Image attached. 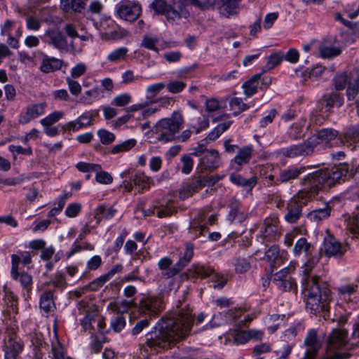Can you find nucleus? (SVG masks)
<instances>
[{
	"label": "nucleus",
	"mask_w": 359,
	"mask_h": 359,
	"mask_svg": "<svg viewBox=\"0 0 359 359\" xmlns=\"http://www.w3.org/2000/svg\"><path fill=\"white\" fill-rule=\"evenodd\" d=\"M283 59V55L280 53H274L270 55L267 58L266 65L262 67V73H265L280 64Z\"/></svg>",
	"instance_id": "c03bdc74"
},
{
	"label": "nucleus",
	"mask_w": 359,
	"mask_h": 359,
	"mask_svg": "<svg viewBox=\"0 0 359 359\" xmlns=\"http://www.w3.org/2000/svg\"><path fill=\"white\" fill-rule=\"evenodd\" d=\"M254 149L252 145H246L241 147L234 158L231 160V164L235 166L236 170H241L243 166L249 163L252 158Z\"/></svg>",
	"instance_id": "4be33fe9"
},
{
	"label": "nucleus",
	"mask_w": 359,
	"mask_h": 359,
	"mask_svg": "<svg viewBox=\"0 0 359 359\" xmlns=\"http://www.w3.org/2000/svg\"><path fill=\"white\" fill-rule=\"evenodd\" d=\"M322 100L325 104V106L330 108L334 107H340L344 103L343 94L337 92L324 95Z\"/></svg>",
	"instance_id": "72a5a7b5"
},
{
	"label": "nucleus",
	"mask_w": 359,
	"mask_h": 359,
	"mask_svg": "<svg viewBox=\"0 0 359 359\" xmlns=\"http://www.w3.org/2000/svg\"><path fill=\"white\" fill-rule=\"evenodd\" d=\"M222 164L220 154L217 149H211L199 158L196 171L200 174L211 172Z\"/></svg>",
	"instance_id": "9d476101"
},
{
	"label": "nucleus",
	"mask_w": 359,
	"mask_h": 359,
	"mask_svg": "<svg viewBox=\"0 0 359 359\" xmlns=\"http://www.w3.org/2000/svg\"><path fill=\"white\" fill-rule=\"evenodd\" d=\"M66 83L68 86V88L70 93L75 96H78L81 93V86L80 83L69 76L66 78Z\"/></svg>",
	"instance_id": "680f3d73"
},
{
	"label": "nucleus",
	"mask_w": 359,
	"mask_h": 359,
	"mask_svg": "<svg viewBox=\"0 0 359 359\" xmlns=\"http://www.w3.org/2000/svg\"><path fill=\"white\" fill-rule=\"evenodd\" d=\"M137 144L135 139H128L123 142L116 144L113 146L109 150V153L111 154H118L121 153L126 152L133 148Z\"/></svg>",
	"instance_id": "58836bf2"
},
{
	"label": "nucleus",
	"mask_w": 359,
	"mask_h": 359,
	"mask_svg": "<svg viewBox=\"0 0 359 359\" xmlns=\"http://www.w3.org/2000/svg\"><path fill=\"white\" fill-rule=\"evenodd\" d=\"M133 184L142 190L149 189L153 184V180L144 172H137L132 177Z\"/></svg>",
	"instance_id": "ea45409f"
},
{
	"label": "nucleus",
	"mask_w": 359,
	"mask_h": 359,
	"mask_svg": "<svg viewBox=\"0 0 359 359\" xmlns=\"http://www.w3.org/2000/svg\"><path fill=\"white\" fill-rule=\"evenodd\" d=\"M186 86V83L183 81H172L166 85V88L168 92L175 94L182 92Z\"/></svg>",
	"instance_id": "0e129e2a"
},
{
	"label": "nucleus",
	"mask_w": 359,
	"mask_h": 359,
	"mask_svg": "<svg viewBox=\"0 0 359 359\" xmlns=\"http://www.w3.org/2000/svg\"><path fill=\"white\" fill-rule=\"evenodd\" d=\"M117 15L122 20L134 22L142 13V6L137 1L123 0L116 6Z\"/></svg>",
	"instance_id": "9b49d317"
},
{
	"label": "nucleus",
	"mask_w": 359,
	"mask_h": 359,
	"mask_svg": "<svg viewBox=\"0 0 359 359\" xmlns=\"http://www.w3.org/2000/svg\"><path fill=\"white\" fill-rule=\"evenodd\" d=\"M150 318H145L144 319L137 320L131 330V334L133 336H136L141 333L142 330L148 327L150 325Z\"/></svg>",
	"instance_id": "bf43d9fd"
},
{
	"label": "nucleus",
	"mask_w": 359,
	"mask_h": 359,
	"mask_svg": "<svg viewBox=\"0 0 359 359\" xmlns=\"http://www.w3.org/2000/svg\"><path fill=\"white\" fill-rule=\"evenodd\" d=\"M229 180L232 183L250 190H251L257 184V182L256 177H252L249 179H245L241 175L236 173L231 174L229 177Z\"/></svg>",
	"instance_id": "f704fd0d"
},
{
	"label": "nucleus",
	"mask_w": 359,
	"mask_h": 359,
	"mask_svg": "<svg viewBox=\"0 0 359 359\" xmlns=\"http://www.w3.org/2000/svg\"><path fill=\"white\" fill-rule=\"evenodd\" d=\"M172 261L168 257L161 258L158 263V267L161 271L162 276L170 278L177 275L180 271L177 264L172 266Z\"/></svg>",
	"instance_id": "393cba45"
},
{
	"label": "nucleus",
	"mask_w": 359,
	"mask_h": 359,
	"mask_svg": "<svg viewBox=\"0 0 359 359\" xmlns=\"http://www.w3.org/2000/svg\"><path fill=\"white\" fill-rule=\"evenodd\" d=\"M339 133L332 128H325L318 130L303 142L283 148L279 153L285 157L294 158L306 157L313 155L315 149L320 146L323 148L331 147L338 143Z\"/></svg>",
	"instance_id": "20e7f679"
},
{
	"label": "nucleus",
	"mask_w": 359,
	"mask_h": 359,
	"mask_svg": "<svg viewBox=\"0 0 359 359\" xmlns=\"http://www.w3.org/2000/svg\"><path fill=\"white\" fill-rule=\"evenodd\" d=\"M191 273H194L196 277L205 278L210 276L213 282L218 283L214 285L215 288H222L226 283L227 279L223 275L216 273L213 269L208 266L194 264L189 269Z\"/></svg>",
	"instance_id": "4468645a"
},
{
	"label": "nucleus",
	"mask_w": 359,
	"mask_h": 359,
	"mask_svg": "<svg viewBox=\"0 0 359 359\" xmlns=\"http://www.w3.org/2000/svg\"><path fill=\"white\" fill-rule=\"evenodd\" d=\"M327 186L331 187L337 183L344 182L347 179L355 177L359 180V163L358 165H349L346 163H340L331 170H325Z\"/></svg>",
	"instance_id": "6e6552de"
},
{
	"label": "nucleus",
	"mask_w": 359,
	"mask_h": 359,
	"mask_svg": "<svg viewBox=\"0 0 359 359\" xmlns=\"http://www.w3.org/2000/svg\"><path fill=\"white\" fill-rule=\"evenodd\" d=\"M229 106L231 110L233 111V116H237L241 112L244 111L249 109V106L244 103L240 97H233L229 101Z\"/></svg>",
	"instance_id": "de8ad7c7"
},
{
	"label": "nucleus",
	"mask_w": 359,
	"mask_h": 359,
	"mask_svg": "<svg viewBox=\"0 0 359 359\" xmlns=\"http://www.w3.org/2000/svg\"><path fill=\"white\" fill-rule=\"evenodd\" d=\"M22 350V346L21 344L17 341H9V344L6 346V348L4 350V355H11L13 356L15 359H17V356L20 352Z\"/></svg>",
	"instance_id": "864d4df0"
},
{
	"label": "nucleus",
	"mask_w": 359,
	"mask_h": 359,
	"mask_svg": "<svg viewBox=\"0 0 359 359\" xmlns=\"http://www.w3.org/2000/svg\"><path fill=\"white\" fill-rule=\"evenodd\" d=\"M93 115L90 111H86L79 116L76 119L69 121L62 126L64 131L76 132L82 128L92 125Z\"/></svg>",
	"instance_id": "6ab92c4d"
},
{
	"label": "nucleus",
	"mask_w": 359,
	"mask_h": 359,
	"mask_svg": "<svg viewBox=\"0 0 359 359\" xmlns=\"http://www.w3.org/2000/svg\"><path fill=\"white\" fill-rule=\"evenodd\" d=\"M276 287L283 292L297 290V284L294 278L283 280V282H277Z\"/></svg>",
	"instance_id": "5fc2aeb1"
},
{
	"label": "nucleus",
	"mask_w": 359,
	"mask_h": 359,
	"mask_svg": "<svg viewBox=\"0 0 359 359\" xmlns=\"http://www.w3.org/2000/svg\"><path fill=\"white\" fill-rule=\"evenodd\" d=\"M158 42V38H152L147 36H144L141 46L147 49L151 50L156 53L159 52V49L156 47V44Z\"/></svg>",
	"instance_id": "e2e57ef3"
},
{
	"label": "nucleus",
	"mask_w": 359,
	"mask_h": 359,
	"mask_svg": "<svg viewBox=\"0 0 359 359\" xmlns=\"http://www.w3.org/2000/svg\"><path fill=\"white\" fill-rule=\"evenodd\" d=\"M240 2V0H221L217 8L218 12L225 18L236 15L239 11Z\"/></svg>",
	"instance_id": "5701e85b"
},
{
	"label": "nucleus",
	"mask_w": 359,
	"mask_h": 359,
	"mask_svg": "<svg viewBox=\"0 0 359 359\" xmlns=\"http://www.w3.org/2000/svg\"><path fill=\"white\" fill-rule=\"evenodd\" d=\"M117 212L114 205L107 207L105 205L98 206L95 210L94 217L97 222L102 219H110L113 218Z\"/></svg>",
	"instance_id": "473e14b6"
},
{
	"label": "nucleus",
	"mask_w": 359,
	"mask_h": 359,
	"mask_svg": "<svg viewBox=\"0 0 359 359\" xmlns=\"http://www.w3.org/2000/svg\"><path fill=\"white\" fill-rule=\"evenodd\" d=\"M50 357L51 359H72L67 355L65 347L57 339H56L55 341L52 342Z\"/></svg>",
	"instance_id": "4c0bfd02"
},
{
	"label": "nucleus",
	"mask_w": 359,
	"mask_h": 359,
	"mask_svg": "<svg viewBox=\"0 0 359 359\" xmlns=\"http://www.w3.org/2000/svg\"><path fill=\"white\" fill-rule=\"evenodd\" d=\"M180 162L182 163L181 172L185 175L191 173L194 167V159L191 154H183L180 158Z\"/></svg>",
	"instance_id": "3c124183"
},
{
	"label": "nucleus",
	"mask_w": 359,
	"mask_h": 359,
	"mask_svg": "<svg viewBox=\"0 0 359 359\" xmlns=\"http://www.w3.org/2000/svg\"><path fill=\"white\" fill-rule=\"evenodd\" d=\"M131 95L127 93L120 94L113 99L111 104L116 107H124L131 102Z\"/></svg>",
	"instance_id": "4d7b16f0"
},
{
	"label": "nucleus",
	"mask_w": 359,
	"mask_h": 359,
	"mask_svg": "<svg viewBox=\"0 0 359 359\" xmlns=\"http://www.w3.org/2000/svg\"><path fill=\"white\" fill-rule=\"evenodd\" d=\"M358 285L353 284H348L342 285L338 288L340 297L347 302H353V295L358 290Z\"/></svg>",
	"instance_id": "e433bc0d"
},
{
	"label": "nucleus",
	"mask_w": 359,
	"mask_h": 359,
	"mask_svg": "<svg viewBox=\"0 0 359 359\" xmlns=\"http://www.w3.org/2000/svg\"><path fill=\"white\" fill-rule=\"evenodd\" d=\"M62 66V60L44 55L39 69L43 73L48 74L60 69Z\"/></svg>",
	"instance_id": "cd10ccee"
},
{
	"label": "nucleus",
	"mask_w": 359,
	"mask_h": 359,
	"mask_svg": "<svg viewBox=\"0 0 359 359\" xmlns=\"http://www.w3.org/2000/svg\"><path fill=\"white\" fill-rule=\"evenodd\" d=\"M19 265L20 259L18 257L12 255L11 276L14 280L20 283L22 289L29 294L32 290V276L25 271H19Z\"/></svg>",
	"instance_id": "ddd939ff"
},
{
	"label": "nucleus",
	"mask_w": 359,
	"mask_h": 359,
	"mask_svg": "<svg viewBox=\"0 0 359 359\" xmlns=\"http://www.w3.org/2000/svg\"><path fill=\"white\" fill-rule=\"evenodd\" d=\"M262 74H255L249 80L243 83L242 88L244 94L248 97H252L257 93Z\"/></svg>",
	"instance_id": "7c9ffc66"
},
{
	"label": "nucleus",
	"mask_w": 359,
	"mask_h": 359,
	"mask_svg": "<svg viewBox=\"0 0 359 359\" xmlns=\"http://www.w3.org/2000/svg\"><path fill=\"white\" fill-rule=\"evenodd\" d=\"M41 37L46 43L52 46L62 53L69 52V47H71L72 50L74 49L73 41L68 45L66 36L57 28L46 29L43 35Z\"/></svg>",
	"instance_id": "1a4fd4ad"
},
{
	"label": "nucleus",
	"mask_w": 359,
	"mask_h": 359,
	"mask_svg": "<svg viewBox=\"0 0 359 359\" xmlns=\"http://www.w3.org/2000/svg\"><path fill=\"white\" fill-rule=\"evenodd\" d=\"M313 248L311 244L308 242L306 238H299L294 243L292 249V253L295 257H299L304 255L306 257L311 255Z\"/></svg>",
	"instance_id": "c85d7f7f"
},
{
	"label": "nucleus",
	"mask_w": 359,
	"mask_h": 359,
	"mask_svg": "<svg viewBox=\"0 0 359 359\" xmlns=\"http://www.w3.org/2000/svg\"><path fill=\"white\" fill-rule=\"evenodd\" d=\"M79 314L84 316L80 320V325L84 331H88L91 334L96 332H102L105 327L104 319L100 316L90 303L81 300L77 304Z\"/></svg>",
	"instance_id": "423d86ee"
},
{
	"label": "nucleus",
	"mask_w": 359,
	"mask_h": 359,
	"mask_svg": "<svg viewBox=\"0 0 359 359\" xmlns=\"http://www.w3.org/2000/svg\"><path fill=\"white\" fill-rule=\"evenodd\" d=\"M302 266V271L306 276L302 279V285L305 292L306 308L311 313H319L327 311L331 300V292L325 282L320 280L318 276H309L320 261L319 254H311Z\"/></svg>",
	"instance_id": "f03ea898"
},
{
	"label": "nucleus",
	"mask_w": 359,
	"mask_h": 359,
	"mask_svg": "<svg viewBox=\"0 0 359 359\" xmlns=\"http://www.w3.org/2000/svg\"><path fill=\"white\" fill-rule=\"evenodd\" d=\"M165 87V85L164 83H156L154 84H151L147 88L146 93H147V98H152L156 96Z\"/></svg>",
	"instance_id": "13d9d810"
},
{
	"label": "nucleus",
	"mask_w": 359,
	"mask_h": 359,
	"mask_svg": "<svg viewBox=\"0 0 359 359\" xmlns=\"http://www.w3.org/2000/svg\"><path fill=\"white\" fill-rule=\"evenodd\" d=\"M326 170H319L307 175L302 181L303 189L299 190L298 197L308 201L314 197L319 191L328 188L327 186Z\"/></svg>",
	"instance_id": "0eeeda50"
},
{
	"label": "nucleus",
	"mask_w": 359,
	"mask_h": 359,
	"mask_svg": "<svg viewBox=\"0 0 359 359\" xmlns=\"http://www.w3.org/2000/svg\"><path fill=\"white\" fill-rule=\"evenodd\" d=\"M163 302L159 296H147L143 297L139 303L141 313L148 315L149 318L157 316L162 311Z\"/></svg>",
	"instance_id": "2eb2a0df"
},
{
	"label": "nucleus",
	"mask_w": 359,
	"mask_h": 359,
	"mask_svg": "<svg viewBox=\"0 0 359 359\" xmlns=\"http://www.w3.org/2000/svg\"><path fill=\"white\" fill-rule=\"evenodd\" d=\"M348 332L344 328L333 329L327 338V350L331 351L345 347L348 344Z\"/></svg>",
	"instance_id": "a211bd4d"
},
{
	"label": "nucleus",
	"mask_w": 359,
	"mask_h": 359,
	"mask_svg": "<svg viewBox=\"0 0 359 359\" xmlns=\"http://www.w3.org/2000/svg\"><path fill=\"white\" fill-rule=\"evenodd\" d=\"M39 306L41 310L46 314L53 311L55 308L53 302V291L48 290L41 294L39 300Z\"/></svg>",
	"instance_id": "c756f323"
},
{
	"label": "nucleus",
	"mask_w": 359,
	"mask_h": 359,
	"mask_svg": "<svg viewBox=\"0 0 359 359\" xmlns=\"http://www.w3.org/2000/svg\"><path fill=\"white\" fill-rule=\"evenodd\" d=\"M324 249L325 253L329 257L341 256L344 253L341 244L331 235L324 238Z\"/></svg>",
	"instance_id": "b1692460"
},
{
	"label": "nucleus",
	"mask_w": 359,
	"mask_h": 359,
	"mask_svg": "<svg viewBox=\"0 0 359 359\" xmlns=\"http://www.w3.org/2000/svg\"><path fill=\"white\" fill-rule=\"evenodd\" d=\"M64 116L65 113L62 111H54L42 118L40 123L43 126H50L59 121Z\"/></svg>",
	"instance_id": "8fccbe9b"
},
{
	"label": "nucleus",
	"mask_w": 359,
	"mask_h": 359,
	"mask_svg": "<svg viewBox=\"0 0 359 359\" xmlns=\"http://www.w3.org/2000/svg\"><path fill=\"white\" fill-rule=\"evenodd\" d=\"M359 93V78L349 79L346 89V97L348 100H355Z\"/></svg>",
	"instance_id": "a18cd8bd"
},
{
	"label": "nucleus",
	"mask_w": 359,
	"mask_h": 359,
	"mask_svg": "<svg viewBox=\"0 0 359 359\" xmlns=\"http://www.w3.org/2000/svg\"><path fill=\"white\" fill-rule=\"evenodd\" d=\"M193 323L194 316L189 308L163 318L146 334L147 347L152 353L170 348L189 334Z\"/></svg>",
	"instance_id": "f257e3e1"
},
{
	"label": "nucleus",
	"mask_w": 359,
	"mask_h": 359,
	"mask_svg": "<svg viewBox=\"0 0 359 359\" xmlns=\"http://www.w3.org/2000/svg\"><path fill=\"white\" fill-rule=\"evenodd\" d=\"M304 344L307 347L304 358L314 359L317 352L321 347V342L318 338L316 330L311 329L308 331Z\"/></svg>",
	"instance_id": "aec40b11"
},
{
	"label": "nucleus",
	"mask_w": 359,
	"mask_h": 359,
	"mask_svg": "<svg viewBox=\"0 0 359 359\" xmlns=\"http://www.w3.org/2000/svg\"><path fill=\"white\" fill-rule=\"evenodd\" d=\"M95 180L97 183L102 184H110L113 182V177L109 172L102 170V169L95 175Z\"/></svg>",
	"instance_id": "774afa93"
},
{
	"label": "nucleus",
	"mask_w": 359,
	"mask_h": 359,
	"mask_svg": "<svg viewBox=\"0 0 359 359\" xmlns=\"http://www.w3.org/2000/svg\"><path fill=\"white\" fill-rule=\"evenodd\" d=\"M194 256V246L192 244L186 245L185 251L182 257H180L176 263L179 271H182L190 262Z\"/></svg>",
	"instance_id": "37998d69"
},
{
	"label": "nucleus",
	"mask_w": 359,
	"mask_h": 359,
	"mask_svg": "<svg viewBox=\"0 0 359 359\" xmlns=\"http://www.w3.org/2000/svg\"><path fill=\"white\" fill-rule=\"evenodd\" d=\"M129 50L125 46L118 47L111 50L107 56V60L112 64L126 61Z\"/></svg>",
	"instance_id": "2f4dec72"
},
{
	"label": "nucleus",
	"mask_w": 359,
	"mask_h": 359,
	"mask_svg": "<svg viewBox=\"0 0 359 359\" xmlns=\"http://www.w3.org/2000/svg\"><path fill=\"white\" fill-rule=\"evenodd\" d=\"M307 202V200L298 197L297 193L293 196L287 204V212L284 216L285 221L290 224L297 222L302 215V207Z\"/></svg>",
	"instance_id": "dca6fc26"
},
{
	"label": "nucleus",
	"mask_w": 359,
	"mask_h": 359,
	"mask_svg": "<svg viewBox=\"0 0 359 359\" xmlns=\"http://www.w3.org/2000/svg\"><path fill=\"white\" fill-rule=\"evenodd\" d=\"M105 339L106 337L104 334V331L96 332L94 334H91L90 346L92 352L95 353H99L102 348Z\"/></svg>",
	"instance_id": "a19ab883"
},
{
	"label": "nucleus",
	"mask_w": 359,
	"mask_h": 359,
	"mask_svg": "<svg viewBox=\"0 0 359 359\" xmlns=\"http://www.w3.org/2000/svg\"><path fill=\"white\" fill-rule=\"evenodd\" d=\"M47 107L46 102L29 104L19 114L18 123L25 125L43 115Z\"/></svg>",
	"instance_id": "f3484780"
},
{
	"label": "nucleus",
	"mask_w": 359,
	"mask_h": 359,
	"mask_svg": "<svg viewBox=\"0 0 359 359\" xmlns=\"http://www.w3.org/2000/svg\"><path fill=\"white\" fill-rule=\"evenodd\" d=\"M222 179L218 175H212L210 177L199 175L192 182L185 184L180 191V196L182 198H188L192 194L202 189L205 184H215Z\"/></svg>",
	"instance_id": "f8f14e48"
},
{
	"label": "nucleus",
	"mask_w": 359,
	"mask_h": 359,
	"mask_svg": "<svg viewBox=\"0 0 359 359\" xmlns=\"http://www.w3.org/2000/svg\"><path fill=\"white\" fill-rule=\"evenodd\" d=\"M97 135L102 144L108 145L115 140V135L106 129H100L97 131Z\"/></svg>",
	"instance_id": "6e6d98bb"
},
{
	"label": "nucleus",
	"mask_w": 359,
	"mask_h": 359,
	"mask_svg": "<svg viewBox=\"0 0 359 359\" xmlns=\"http://www.w3.org/2000/svg\"><path fill=\"white\" fill-rule=\"evenodd\" d=\"M232 124L231 121L224 122L217 126L208 135L207 139L210 141L217 140L224 131H226Z\"/></svg>",
	"instance_id": "49530a36"
},
{
	"label": "nucleus",
	"mask_w": 359,
	"mask_h": 359,
	"mask_svg": "<svg viewBox=\"0 0 359 359\" xmlns=\"http://www.w3.org/2000/svg\"><path fill=\"white\" fill-rule=\"evenodd\" d=\"M348 78L346 72L338 73L333 78V84L337 90H342L348 84Z\"/></svg>",
	"instance_id": "603ef678"
},
{
	"label": "nucleus",
	"mask_w": 359,
	"mask_h": 359,
	"mask_svg": "<svg viewBox=\"0 0 359 359\" xmlns=\"http://www.w3.org/2000/svg\"><path fill=\"white\" fill-rule=\"evenodd\" d=\"M110 326L116 332H121L126 326V320L121 315L111 319Z\"/></svg>",
	"instance_id": "69168bd1"
},
{
	"label": "nucleus",
	"mask_w": 359,
	"mask_h": 359,
	"mask_svg": "<svg viewBox=\"0 0 359 359\" xmlns=\"http://www.w3.org/2000/svg\"><path fill=\"white\" fill-rule=\"evenodd\" d=\"M346 141L357 142L359 140V125L350 126L344 135Z\"/></svg>",
	"instance_id": "052dcab7"
},
{
	"label": "nucleus",
	"mask_w": 359,
	"mask_h": 359,
	"mask_svg": "<svg viewBox=\"0 0 359 359\" xmlns=\"http://www.w3.org/2000/svg\"><path fill=\"white\" fill-rule=\"evenodd\" d=\"M319 53L323 58H331L340 55L341 50L333 46H321L319 48Z\"/></svg>",
	"instance_id": "09e8293b"
},
{
	"label": "nucleus",
	"mask_w": 359,
	"mask_h": 359,
	"mask_svg": "<svg viewBox=\"0 0 359 359\" xmlns=\"http://www.w3.org/2000/svg\"><path fill=\"white\" fill-rule=\"evenodd\" d=\"M297 264L291 262L289 266L283 268L273 275V282L276 284L277 282H283V280L292 278L290 275L296 269Z\"/></svg>",
	"instance_id": "79ce46f5"
},
{
	"label": "nucleus",
	"mask_w": 359,
	"mask_h": 359,
	"mask_svg": "<svg viewBox=\"0 0 359 359\" xmlns=\"http://www.w3.org/2000/svg\"><path fill=\"white\" fill-rule=\"evenodd\" d=\"M331 210V207L328 204H326L323 208L311 211L308 214V218L313 222L318 223L330 217Z\"/></svg>",
	"instance_id": "c9c22d12"
},
{
	"label": "nucleus",
	"mask_w": 359,
	"mask_h": 359,
	"mask_svg": "<svg viewBox=\"0 0 359 359\" xmlns=\"http://www.w3.org/2000/svg\"><path fill=\"white\" fill-rule=\"evenodd\" d=\"M305 171L304 166H290L287 168L280 170L278 177L276 179V184L292 183L297 180L300 175Z\"/></svg>",
	"instance_id": "412c9836"
},
{
	"label": "nucleus",
	"mask_w": 359,
	"mask_h": 359,
	"mask_svg": "<svg viewBox=\"0 0 359 359\" xmlns=\"http://www.w3.org/2000/svg\"><path fill=\"white\" fill-rule=\"evenodd\" d=\"M81 210V205L79 203H70L65 209V214L67 217L73 218L76 217Z\"/></svg>",
	"instance_id": "338daca9"
},
{
	"label": "nucleus",
	"mask_w": 359,
	"mask_h": 359,
	"mask_svg": "<svg viewBox=\"0 0 359 359\" xmlns=\"http://www.w3.org/2000/svg\"><path fill=\"white\" fill-rule=\"evenodd\" d=\"M193 5L201 11L210 9L215 5L212 0H171L170 4L165 0H154L149 8L153 9L156 14L165 15L167 22L172 25H180L181 21L187 20L190 12L187 8L188 6Z\"/></svg>",
	"instance_id": "7ed1b4c3"
},
{
	"label": "nucleus",
	"mask_w": 359,
	"mask_h": 359,
	"mask_svg": "<svg viewBox=\"0 0 359 359\" xmlns=\"http://www.w3.org/2000/svg\"><path fill=\"white\" fill-rule=\"evenodd\" d=\"M206 230L204 215H199L197 218L191 221L189 233L193 238H197L203 236Z\"/></svg>",
	"instance_id": "a878e982"
},
{
	"label": "nucleus",
	"mask_w": 359,
	"mask_h": 359,
	"mask_svg": "<svg viewBox=\"0 0 359 359\" xmlns=\"http://www.w3.org/2000/svg\"><path fill=\"white\" fill-rule=\"evenodd\" d=\"M278 220L277 217H269L264 220V231L263 235L269 241L276 240L278 236Z\"/></svg>",
	"instance_id": "bb28decb"
},
{
	"label": "nucleus",
	"mask_w": 359,
	"mask_h": 359,
	"mask_svg": "<svg viewBox=\"0 0 359 359\" xmlns=\"http://www.w3.org/2000/svg\"><path fill=\"white\" fill-rule=\"evenodd\" d=\"M184 118L181 112L174 111L169 118H162L155 126V133L159 141L168 142L176 140V135L181 130Z\"/></svg>",
	"instance_id": "39448f33"
}]
</instances>
